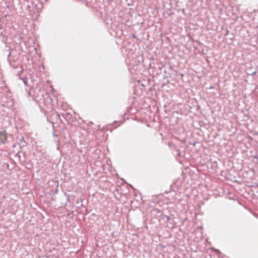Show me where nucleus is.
<instances>
[{
	"label": "nucleus",
	"mask_w": 258,
	"mask_h": 258,
	"mask_svg": "<svg viewBox=\"0 0 258 258\" xmlns=\"http://www.w3.org/2000/svg\"><path fill=\"white\" fill-rule=\"evenodd\" d=\"M16 147V145L15 144L13 145V147Z\"/></svg>",
	"instance_id": "obj_5"
},
{
	"label": "nucleus",
	"mask_w": 258,
	"mask_h": 258,
	"mask_svg": "<svg viewBox=\"0 0 258 258\" xmlns=\"http://www.w3.org/2000/svg\"><path fill=\"white\" fill-rule=\"evenodd\" d=\"M7 139V135L6 131L4 130H0V141L5 143Z\"/></svg>",
	"instance_id": "obj_1"
},
{
	"label": "nucleus",
	"mask_w": 258,
	"mask_h": 258,
	"mask_svg": "<svg viewBox=\"0 0 258 258\" xmlns=\"http://www.w3.org/2000/svg\"><path fill=\"white\" fill-rule=\"evenodd\" d=\"M53 136L54 137L56 136V135H55V134H53Z\"/></svg>",
	"instance_id": "obj_4"
},
{
	"label": "nucleus",
	"mask_w": 258,
	"mask_h": 258,
	"mask_svg": "<svg viewBox=\"0 0 258 258\" xmlns=\"http://www.w3.org/2000/svg\"><path fill=\"white\" fill-rule=\"evenodd\" d=\"M228 32H229V31H226V35H227V34H228Z\"/></svg>",
	"instance_id": "obj_3"
},
{
	"label": "nucleus",
	"mask_w": 258,
	"mask_h": 258,
	"mask_svg": "<svg viewBox=\"0 0 258 258\" xmlns=\"http://www.w3.org/2000/svg\"><path fill=\"white\" fill-rule=\"evenodd\" d=\"M19 145L20 146V147H25L26 146V143L23 140V138L20 140V142L19 143Z\"/></svg>",
	"instance_id": "obj_2"
}]
</instances>
